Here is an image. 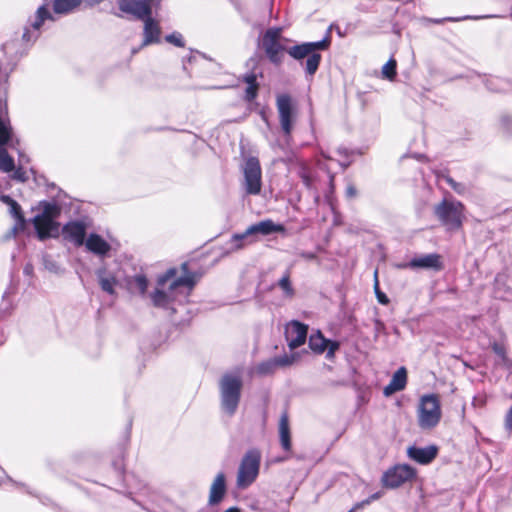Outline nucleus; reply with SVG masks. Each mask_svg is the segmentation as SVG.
<instances>
[{"mask_svg": "<svg viewBox=\"0 0 512 512\" xmlns=\"http://www.w3.org/2000/svg\"><path fill=\"white\" fill-rule=\"evenodd\" d=\"M176 269H169L157 280V286L151 293L154 306L167 308L173 302L183 303L190 295L196 279L192 274L176 278Z\"/></svg>", "mask_w": 512, "mask_h": 512, "instance_id": "1", "label": "nucleus"}, {"mask_svg": "<svg viewBox=\"0 0 512 512\" xmlns=\"http://www.w3.org/2000/svg\"><path fill=\"white\" fill-rule=\"evenodd\" d=\"M442 417L440 398L436 394H425L420 397L417 407L418 425L423 430L435 428Z\"/></svg>", "mask_w": 512, "mask_h": 512, "instance_id": "2", "label": "nucleus"}, {"mask_svg": "<svg viewBox=\"0 0 512 512\" xmlns=\"http://www.w3.org/2000/svg\"><path fill=\"white\" fill-rule=\"evenodd\" d=\"M60 214L56 204L44 203L43 210L33 219V224L40 240L56 237L59 232V224L55 222Z\"/></svg>", "mask_w": 512, "mask_h": 512, "instance_id": "3", "label": "nucleus"}, {"mask_svg": "<svg viewBox=\"0 0 512 512\" xmlns=\"http://www.w3.org/2000/svg\"><path fill=\"white\" fill-rule=\"evenodd\" d=\"M241 388L242 381L238 375L226 374L220 381L221 406L229 415L234 414L237 409Z\"/></svg>", "mask_w": 512, "mask_h": 512, "instance_id": "4", "label": "nucleus"}, {"mask_svg": "<svg viewBox=\"0 0 512 512\" xmlns=\"http://www.w3.org/2000/svg\"><path fill=\"white\" fill-rule=\"evenodd\" d=\"M464 206L458 201L443 200L435 207V214L450 230L459 229L464 218Z\"/></svg>", "mask_w": 512, "mask_h": 512, "instance_id": "5", "label": "nucleus"}, {"mask_svg": "<svg viewBox=\"0 0 512 512\" xmlns=\"http://www.w3.org/2000/svg\"><path fill=\"white\" fill-rule=\"evenodd\" d=\"M288 41V39L282 36L281 28H270L264 33L262 47L271 62L281 63L282 53L286 50V43Z\"/></svg>", "mask_w": 512, "mask_h": 512, "instance_id": "6", "label": "nucleus"}, {"mask_svg": "<svg viewBox=\"0 0 512 512\" xmlns=\"http://www.w3.org/2000/svg\"><path fill=\"white\" fill-rule=\"evenodd\" d=\"M260 458V453L257 450H251L245 454L238 470V487L246 488L256 480L259 473Z\"/></svg>", "mask_w": 512, "mask_h": 512, "instance_id": "7", "label": "nucleus"}, {"mask_svg": "<svg viewBox=\"0 0 512 512\" xmlns=\"http://www.w3.org/2000/svg\"><path fill=\"white\" fill-rule=\"evenodd\" d=\"M415 476L416 471L414 468L407 464H401L387 470L383 474L381 482L384 487L394 489L411 481Z\"/></svg>", "mask_w": 512, "mask_h": 512, "instance_id": "8", "label": "nucleus"}, {"mask_svg": "<svg viewBox=\"0 0 512 512\" xmlns=\"http://www.w3.org/2000/svg\"><path fill=\"white\" fill-rule=\"evenodd\" d=\"M161 0H117L119 9L137 19H145L152 14L153 8H158Z\"/></svg>", "mask_w": 512, "mask_h": 512, "instance_id": "9", "label": "nucleus"}, {"mask_svg": "<svg viewBox=\"0 0 512 512\" xmlns=\"http://www.w3.org/2000/svg\"><path fill=\"white\" fill-rule=\"evenodd\" d=\"M244 187L248 194L257 195L261 191V167L257 158L251 157L246 160L243 168Z\"/></svg>", "mask_w": 512, "mask_h": 512, "instance_id": "10", "label": "nucleus"}, {"mask_svg": "<svg viewBox=\"0 0 512 512\" xmlns=\"http://www.w3.org/2000/svg\"><path fill=\"white\" fill-rule=\"evenodd\" d=\"M276 105L281 128L286 135H289L293 128L295 114L291 97L287 94L278 95Z\"/></svg>", "mask_w": 512, "mask_h": 512, "instance_id": "11", "label": "nucleus"}, {"mask_svg": "<svg viewBox=\"0 0 512 512\" xmlns=\"http://www.w3.org/2000/svg\"><path fill=\"white\" fill-rule=\"evenodd\" d=\"M284 230L282 225L275 224L272 220H263L254 225H251L243 234H237L232 237V241L235 242V246L239 249L242 247L239 241L253 234L269 235L274 232H282Z\"/></svg>", "mask_w": 512, "mask_h": 512, "instance_id": "12", "label": "nucleus"}, {"mask_svg": "<svg viewBox=\"0 0 512 512\" xmlns=\"http://www.w3.org/2000/svg\"><path fill=\"white\" fill-rule=\"evenodd\" d=\"M330 45V39L329 37L317 41V42H306L302 43L300 45H295L287 50L288 54L296 59V60H302L305 57H309L312 53H314L317 50H325Z\"/></svg>", "mask_w": 512, "mask_h": 512, "instance_id": "13", "label": "nucleus"}, {"mask_svg": "<svg viewBox=\"0 0 512 512\" xmlns=\"http://www.w3.org/2000/svg\"><path fill=\"white\" fill-rule=\"evenodd\" d=\"M86 225L81 221H71L62 229L63 237L79 247L85 243Z\"/></svg>", "mask_w": 512, "mask_h": 512, "instance_id": "14", "label": "nucleus"}, {"mask_svg": "<svg viewBox=\"0 0 512 512\" xmlns=\"http://www.w3.org/2000/svg\"><path fill=\"white\" fill-rule=\"evenodd\" d=\"M6 112V104L0 101V147L5 144H9L10 147L16 148V146L19 144V140L15 138L13 134L9 120L3 118Z\"/></svg>", "mask_w": 512, "mask_h": 512, "instance_id": "15", "label": "nucleus"}, {"mask_svg": "<svg viewBox=\"0 0 512 512\" xmlns=\"http://www.w3.org/2000/svg\"><path fill=\"white\" fill-rule=\"evenodd\" d=\"M288 345L291 349L304 344L307 336V327L297 321L290 322L285 331Z\"/></svg>", "mask_w": 512, "mask_h": 512, "instance_id": "16", "label": "nucleus"}, {"mask_svg": "<svg viewBox=\"0 0 512 512\" xmlns=\"http://www.w3.org/2000/svg\"><path fill=\"white\" fill-rule=\"evenodd\" d=\"M86 249L100 257H105L111 250V245L99 234L91 233L85 240Z\"/></svg>", "mask_w": 512, "mask_h": 512, "instance_id": "17", "label": "nucleus"}, {"mask_svg": "<svg viewBox=\"0 0 512 512\" xmlns=\"http://www.w3.org/2000/svg\"><path fill=\"white\" fill-rule=\"evenodd\" d=\"M410 268L441 270V257L438 254H427L413 258L407 265Z\"/></svg>", "mask_w": 512, "mask_h": 512, "instance_id": "18", "label": "nucleus"}, {"mask_svg": "<svg viewBox=\"0 0 512 512\" xmlns=\"http://www.w3.org/2000/svg\"><path fill=\"white\" fill-rule=\"evenodd\" d=\"M144 21V39L142 46H147L160 41V25L159 22L150 16L143 19Z\"/></svg>", "mask_w": 512, "mask_h": 512, "instance_id": "19", "label": "nucleus"}, {"mask_svg": "<svg viewBox=\"0 0 512 512\" xmlns=\"http://www.w3.org/2000/svg\"><path fill=\"white\" fill-rule=\"evenodd\" d=\"M407 454L412 460L420 464H428L437 456V448L435 446L424 448L413 446L408 448Z\"/></svg>", "mask_w": 512, "mask_h": 512, "instance_id": "20", "label": "nucleus"}, {"mask_svg": "<svg viewBox=\"0 0 512 512\" xmlns=\"http://www.w3.org/2000/svg\"><path fill=\"white\" fill-rule=\"evenodd\" d=\"M406 383L407 371L404 367H401L393 374L391 381L384 388L383 393L385 396H390L395 392L403 390L406 386Z\"/></svg>", "mask_w": 512, "mask_h": 512, "instance_id": "21", "label": "nucleus"}, {"mask_svg": "<svg viewBox=\"0 0 512 512\" xmlns=\"http://www.w3.org/2000/svg\"><path fill=\"white\" fill-rule=\"evenodd\" d=\"M96 274L101 289L110 295H114L118 283L116 276L106 269H99Z\"/></svg>", "mask_w": 512, "mask_h": 512, "instance_id": "22", "label": "nucleus"}, {"mask_svg": "<svg viewBox=\"0 0 512 512\" xmlns=\"http://www.w3.org/2000/svg\"><path fill=\"white\" fill-rule=\"evenodd\" d=\"M226 491L225 476L223 473H219L214 479L210 488L209 501L211 504L218 503L224 496Z\"/></svg>", "mask_w": 512, "mask_h": 512, "instance_id": "23", "label": "nucleus"}, {"mask_svg": "<svg viewBox=\"0 0 512 512\" xmlns=\"http://www.w3.org/2000/svg\"><path fill=\"white\" fill-rule=\"evenodd\" d=\"M279 436H280V442H281L282 447L285 450H289L291 448V441H290L289 420H288V415L286 413H283L281 415V418L279 421Z\"/></svg>", "mask_w": 512, "mask_h": 512, "instance_id": "24", "label": "nucleus"}, {"mask_svg": "<svg viewBox=\"0 0 512 512\" xmlns=\"http://www.w3.org/2000/svg\"><path fill=\"white\" fill-rule=\"evenodd\" d=\"M1 199H2V201L4 203L9 205L10 213L17 220V224L15 225L14 230L23 229L25 220H24V217H23V215L21 213V208L18 205V203L16 201H14L13 199H11L9 196H2Z\"/></svg>", "mask_w": 512, "mask_h": 512, "instance_id": "25", "label": "nucleus"}, {"mask_svg": "<svg viewBox=\"0 0 512 512\" xmlns=\"http://www.w3.org/2000/svg\"><path fill=\"white\" fill-rule=\"evenodd\" d=\"M81 2L82 0H55L54 11L58 14H66L73 11Z\"/></svg>", "mask_w": 512, "mask_h": 512, "instance_id": "26", "label": "nucleus"}, {"mask_svg": "<svg viewBox=\"0 0 512 512\" xmlns=\"http://www.w3.org/2000/svg\"><path fill=\"white\" fill-rule=\"evenodd\" d=\"M295 361V357L283 356L277 357L272 362L264 363L259 366V372L268 373L274 366H288Z\"/></svg>", "mask_w": 512, "mask_h": 512, "instance_id": "27", "label": "nucleus"}, {"mask_svg": "<svg viewBox=\"0 0 512 512\" xmlns=\"http://www.w3.org/2000/svg\"><path fill=\"white\" fill-rule=\"evenodd\" d=\"M129 289L134 293L144 294L148 287L147 278L144 275H135L128 282Z\"/></svg>", "mask_w": 512, "mask_h": 512, "instance_id": "28", "label": "nucleus"}, {"mask_svg": "<svg viewBox=\"0 0 512 512\" xmlns=\"http://www.w3.org/2000/svg\"><path fill=\"white\" fill-rule=\"evenodd\" d=\"M309 346L314 352L323 353L326 350L327 340L320 332H317L310 336Z\"/></svg>", "mask_w": 512, "mask_h": 512, "instance_id": "29", "label": "nucleus"}, {"mask_svg": "<svg viewBox=\"0 0 512 512\" xmlns=\"http://www.w3.org/2000/svg\"><path fill=\"white\" fill-rule=\"evenodd\" d=\"M46 19H51L52 15L46 9L45 6H41L37 9L35 19L31 22V27L34 31H38Z\"/></svg>", "mask_w": 512, "mask_h": 512, "instance_id": "30", "label": "nucleus"}, {"mask_svg": "<svg viewBox=\"0 0 512 512\" xmlns=\"http://www.w3.org/2000/svg\"><path fill=\"white\" fill-rule=\"evenodd\" d=\"M244 80L247 84V87L245 90V98L248 101H251L256 97L257 91H258V84L256 83V76L254 74H249V75L245 76Z\"/></svg>", "mask_w": 512, "mask_h": 512, "instance_id": "31", "label": "nucleus"}, {"mask_svg": "<svg viewBox=\"0 0 512 512\" xmlns=\"http://www.w3.org/2000/svg\"><path fill=\"white\" fill-rule=\"evenodd\" d=\"M15 168L14 160L9 156L7 150L0 147V170L3 172H12Z\"/></svg>", "mask_w": 512, "mask_h": 512, "instance_id": "32", "label": "nucleus"}, {"mask_svg": "<svg viewBox=\"0 0 512 512\" xmlns=\"http://www.w3.org/2000/svg\"><path fill=\"white\" fill-rule=\"evenodd\" d=\"M492 350L493 352L500 358L501 363L507 367H512V361L508 358L506 354V348L502 343L494 342L492 343Z\"/></svg>", "mask_w": 512, "mask_h": 512, "instance_id": "33", "label": "nucleus"}, {"mask_svg": "<svg viewBox=\"0 0 512 512\" xmlns=\"http://www.w3.org/2000/svg\"><path fill=\"white\" fill-rule=\"evenodd\" d=\"M320 61H321V55L319 53H317L316 51L314 53H312L307 58V61L305 63L306 72L309 75H313L317 71Z\"/></svg>", "mask_w": 512, "mask_h": 512, "instance_id": "34", "label": "nucleus"}, {"mask_svg": "<svg viewBox=\"0 0 512 512\" xmlns=\"http://www.w3.org/2000/svg\"><path fill=\"white\" fill-rule=\"evenodd\" d=\"M382 75L383 77L393 80L396 76V61L394 59H390L383 67H382Z\"/></svg>", "mask_w": 512, "mask_h": 512, "instance_id": "35", "label": "nucleus"}, {"mask_svg": "<svg viewBox=\"0 0 512 512\" xmlns=\"http://www.w3.org/2000/svg\"><path fill=\"white\" fill-rule=\"evenodd\" d=\"M165 39L167 42H169L177 47L184 46V41H183L182 35L178 32H173L172 34L167 35Z\"/></svg>", "mask_w": 512, "mask_h": 512, "instance_id": "36", "label": "nucleus"}, {"mask_svg": "<svg viewBox=\"0 0 512 512\" xmlns=\"http://www.w3.org/2000/svg\"><path fill=\"white\" fill-rule=\"evenodd\" d=\"M279 286L284 290V292L291 296L293 294V289L291 287L289 276H283L279 281Z\"/></svg>", "mask_w": 512, "mask_h": 512, "instance_id": "37", "label": "nucleus"}, {"mask_svg": "<svg viewBox=\"0 0 512 512\" xmlns=\"http://www.w3.org/2000/svg\"><path fill=\"white\" fill-rule=\"evenodd\" d=\"M338 348H339V343L338 342L327 340V346H326L327 357L328 358H333L334 354L338 350Z\"/></svg>", "mask_w": 512, "mask_h": 512, "instance_id": "38", "label": "nucleus"}, {"mask_svg": "<svg viewBox=\"0 0 512 512\" xmlns=\"http://www.w3.org/2000/svg\"><path fill=\"white\" fill-rule=\"evenodd\" d=\"M445 180L457 193H459V194H464L465 193L466 189H465V187L462 184H459V183L455 182L450 177H445Z\"/></svg>", "mask_w": 512, "mask_h": 512, "instance_id": "39", "label": "nucleus"}, {"mask_svg": "<svg viewBox=\"0 0 512 512\" xmlns=\"http://www.w3.org/2000/svg\"><path fill=\"white\" fill-rule=\"evenodd\" d=\"M376 294H377L378 301L380 303L387 304L389 302L387 296L384 293H382V292H380L378 290V284L377 283H376Z\"/></svg>", "mask_w": 512, "mask_h": 512, "instance_id": "40", "label": "nucleus"}, {"mask_svg": "<svg viewBox=\"0 0 512 512\" xmlns=\"http://www.w3.org/2000/svg\"><path fill=\"white\" fill-rule=\"evenodd\" d=\"M505 426L507 429H512V406L510 407L509 411L506 414Z\"/></svg>", "mask_w": 512, "mask_h": 512, "instance_id": "41", "label": "nucleus"}, {"mask_svg": "<svg viewBox=\"0 0 512 512\" xmlns=\"http://www.w3.org/2000/svg\"><path fill=\"white\" fill-rule=\"evenodd\" d=\"M13 177L19 181H25L26 180V175H25V172L22 170V169H17L15 172H14V175Z\"/></svg>", "mask_w": 512, "mask_h": 512, "instance_id": "42", "label": "nucleus"}, {"mask_svg": "<svg viewBox=\"0 0 512 512\" xmlns=\"http://www.w3.org/2000/svg\"><path fill=\"white\" fill-rule=\"evenodd\" d=\"M346 194L350 198L355 197L357 194L356 188L353 185H349L346 189Z\"/></svg>", "mask_w": 512, "mask_h": 512, "instance_id": "43", "label": "nucleus"}, {"mask_svg": "<svg viewBox=\"0 0 512 512\" xmlns=\"http://www.w3.org/2000/svg\"><path fill=\"white\" fill-rule=\"evenodd\" d=\"M38 35L31 34L30 29L26 28L25 32L23 33V38L26 41H30L31 39L37 38Z\"/></svg>", "mask_w": 512, "mask_h": 512, "instance_id": "44", "label": "nucleus"}, {"mask_svg": "<svg viewBox=\"0 0 512 512\" xmlns=\"http://www.w3.org/2000/svg\"><path fill=\"white\" fill-rule=\"evenodd\" d=\"M467 18H468V17H463V19H467ZM444 20H448V21H460V20H462V18H446V19H443V21H444ZM431 21H432V22H434V23H441V22H442V20H440V19L431 20Z\"/></svg>", "mask_w": 512, "mask_h": 512, "instance_id": "45", "label": "nucleus"}, {"mask_svg": "<svg viewBox=\"0 0 512 512\" xmlns=\"http://www.w3.org/2000/svg\"><path fill=\"white\" fill-rule=\"evenodd\" d=\"M19 162H20V164L27 163L28 158H26V156H24L22 153H20L19 154Z\"/></svg>", "mask_w": 512, "mask_h": 512, "instance_id": "46", "label": "nucleus"}, {"mask_svg": "<svg viewBox=\"0 0 512 512\" xmlns=\"http://www.w3.org/2000/svg\"><path fill=\"white\" fill-rule=\"evenodd\" d=\"M302 256L309 260L314 259V257H315L314 254H312V253H304V254H302Z\"/></svg>", "mask_w": 512, "mask_h": 512, "instance_id": "47", "label": "nucleus"}, {"mask_svg": "<svg viewBox=\"0 0 512 512\" xmlns=\"http://www.w3.org/2000/svg\"><path fill=\"white\" fill-rule=\"evenodd\" d=\"M225 512H240V510L238 508L232 507L226 510Z\"/></svg>", "mask_w": 512, "mask_h": 512, "instance_id": "48", "label": "nucleus"}, {"mask_svg": "<svg viewBox=\"0 0 512 512\" xmlns=\"http://www.w3.org/2000/svg\"><path fill=\"white\" fill-rule=\"evenodd\" d=\"M379 497H380V495H379V494H375V495H373V496L371 497V499H377V498H379Z\"/></svg>", "mask_w": 512, "mask_h": 512, "instance_id": "49", "label": "nucleus"}, {"mask_svg": "<svg viewBox=\"0 0 512 512\" xmlns=\"http://www.w3.org/2000/svg\"><path fill=\"white\" fill-rule=\"evenodd\" d=\"M186 266H187V264H183V265H182V268H183V269H186Z\"/></svg>", "mask_w": 512, "mask_h": 512, "instance_id": "50", "label": "nucleus"}]
</instances>
